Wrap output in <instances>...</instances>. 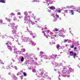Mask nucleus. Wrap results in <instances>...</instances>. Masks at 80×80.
Segmentation results:
<instances>
[{
    "mask_svg": "<svg viewBox=\"0 0 80 80\" xmlns=\"http://www.w3.org/2000/svg\"><path fill=\"white\" fill-rule=\"evenodd\" d=\"M9 25H9L8 26H9V27H11L12 28L14 29L12 31V34L15 35H16V32H17V30H16L17 29V26H15V24L12 23H10Z\"/></svg>",
    "mask_w": 80,
    "mask_h": 80,
    "instance_id": "nucleus-1",
    "label": "nucleus"
},
{
    "mask_svg": "<svg viewBox=\"0 0 80 80\" xmlns=\"http://www.w3.org/2000/svg\"><path fill=\"white\" fill-rule=\"evenodd\" d=\"M25 22H24V23H26V24H30L31 21H30V18L29 17H25Z\"/></svg>",
    "mask_w": 80,
    "mask_h": 80,
    "instance_id": "nucleus-2",
    "label": "nucleus"
},
{
    "mask_svg": "<svg viewBox=\"0 0 80 80\" xmlns=\"http://www.w3.org/2000/svg\"><path fill=\"white\" fill-rule=\"evenodd\" d=\"M69 54L71 56H73L74 58H75V56L77 55V53H75V52L73 53V51H71L69 52Z\"/></svg>",
    "mask_w": 80,
    "mask_h": 80,
    "instance_id": "nucleus-3",
    "label": "nucleus"
},
{
    "mask_svg": "<svg viewBox=\"0 0 80 80\" xmlns=\"http://www.w3.org/2000/svg\"><path fill=\"white\" fill-rule=\"evenodd\" d=\"M22 39L24 40L25 42H28V41H30V39L28 38L23 37L22 38Z\"/></svg>",
    "mask_w": 80,
    "mask_h": 80,
    "instance_id": "nucleus-4",
    "label": "nucleus"
},
{
    "mask_svg": "<svg viewBox=\"0 0 80 80\" xmlns=\"http://www.w3.org/2000/svg\"><path fill=\"white\" fill-rule=\"evenodd\" d=\"M66 72L64 70H62L61 75H62V76H65V75H66Z\"/></svg>",
    "mask_w": 80,
    "mask_h": 80,
    "instance_id": "nucleus-5",
    "label": "nucleus"
},
{
    "mask_svg": "<svg viewBox=\"0 0 80 80\" xmlns=\"http://www.w3.org/2000/svg\"><path fill=\"white\" fill-rule=\"evenodd\" d=\"M64 32L63 31H61V32L60 33H59V35L60 37H62L63 35V34Z\"/></svg>",
    "mask_w": 80,
    "mask_h": 80,
    "instance_id": "nucleus-6",
    "label": "nucleus"
},
{
    "mask_svg": "<svg viewBox=\"0 0 80 80\" xmlns=\"http://www.w3.org/2000/svg\"><path fill=\"white\" fill-rule=\"evenodd\" d=\"M49 8H50L51 10H53L55 9V8L53 6H51Z\"/></svg>",
    "mask_w": 80,
    "mask_h": 80,
    "instance_id": "nucleus-7",
    "label": "nucleus"
},
{
    "mask_svg": "<svg viewBox=\"0 0 80 80\" xmlns=\"http://www.w3.org/2000/svg\"><path fill=\"white\" fill-rule=\"evenodd\" d=\"M8 49H9V50H10V51H12V48L11 47V46H8Z\"/></svg>",
    "mask_w": 80,
    "mask_h": 80,
    "instance_id": "nucleus-8",
    "label": "nucleus"
},
{
    "mask_svg": "<svg viewBox=\"0 0 80 80\" xmlns=\"http://www.w3.org/2000/svg\"><path fill=\"white\" fill-rule=\"evenodd\" d=\"M32 38H35L36 37H37V36L36 35V34L34 33L32 34Z\"/></svg>",
    "mask_w": 80,
    "mask_h": 80,
    "instance_id": "nucleus-9",
    "label": "nucleus"
},
{
    "mask_svg": "<svg viewBox=\"0 0 80 80\" xmlns=\"http://www.w3.org/2000/svg\"><path fill=\"white\" fill-rule=\"evenodd\" d=\"M6 45H11V42L10 41H8L6 43Z\"/></svg>",
    "mask_w": 80,
    "mask_h": 80,
    "instance_id": "nucleus-10",
    "label": "nucleus"
},
{
    "mask_svg": "<svg viewBox=\"0 0 80 80\" xmlns=\"http://www.w3.org/2000/svg\"><path fill=\"white\" fill-rule=\"evenodd\" d=\"M0 2H1V3H5V0H1L0 1Z\"/></svg>",
    "mask_w": 80,
    "mask_h": 80,
    "instance_id": "nucleus-11",
    "label": "nucleus"
},
{
    "mask_svg": "<svg viewBox=\"0 0 80 80\" xmlns=\"http://www.w3.org/2000/svg\"><path fill=\"white\" fill-rule=\"evenodd\" d=\"M70 12L72 13V15H73V13H74V12H73V11L71 10H69Z\"/></svg>",
    "mask_w": 80,
    "mask_h": 80,
    "instance_id": "nucleus-12",
    "label": "nucleus"
},
{
    "mask_svg": "<svg viewBox=\"0 0 80 80\" xmlns=\"http://www.w3.org/2000/svg\"><path fill=\"white\" fill-rule=\"evenodd\" d=\"M11 17H12L13 16H15V14H14V13H12L10 14Z\"/></svg>",
    "mask_w": 80,
    "mask_h": 80,
    "instance_id": "nucleus-13",
    "label": "nucleus"
},
{
    "mask_svg": "<svg viewBox=\"0 0 80 80\" xmlns=\"http://www.w3.org/2000/svg\"><path fill=\"white\" fill-rule=\"evenodd\" d=\"M42 33H43L44 36H45V37H47V36L46 35V34H45V31H42Z\"/></svg>",
    "mask_w": 80,
    "mask_h": 80,
    "instance_id": "nucleus-14",
    "label": "nucleus"
},
{
    "mask_svg": "<svg viewBox=\"0 0 80 80\" xmlns=\"http://www.w3.org/2000/svg\"><path fill=\"white\" fill-rule=\"evenodd\" d=\"M68 41V39L64 40V43H66L67 42V41Z\"/></svg>",
    "mask_w": 80,
    "mask_h": 80,
    "instance_id": "nucleus-15",
    "label": "nucleus"
},
{
    "mask_svg": "<svg viewBox=\"0 0 80 80\" xmlns=\"http://www.w3.org/2000/svg\"><path fill=\"white\" fill-rule=\"evenodd\" d=\"M74 46L75 45L74 44H72L70 46V48H73V47H74Z\"/></svg>",
    "mask_w": 80,
    "mask_h": 80,
    "instance_id": "nucleus-16",
    "label": "nucleus"
},
{
    "mask_svg": "<svg viewBox=\"0 0 80 80\" xmlns=\"http://www.w3.org/2000/svg\"><path fill=\"white\" fill-rule=\"evenodd\" d=\"M31 22V23L32 24V25H37V23H35V22H32V21H31L30 22Z\"/></svg>",
    "mask_w": 80,
    "mask_h": 80,
    "instance_id": "nucleus-17",
    "label": "nucleus"
},
{
    "mask_svg": "<svg viewBox=\"0 0 80 80\" xmlns=\"http://www.w3.org/2000/svg\"><path fill=\"white\" fill-rule=\"evenodd\" d=\"M58 29L57 28H55L54 30V32H58Z\"/></svg>",
    "mask_w": 80,
    "mask_h": 80,
    "instance_id": "nucleus-18",
    "label": "nucleus"
},
{
    "mask_svg": "<svg viewBox=\"0 0 80 80\" xmlns=\"http://www.w3.org/2000/svg\"><path fill=\"white\" fill-rule=\"evenodd\" d=\"M57 48L58 50L59 49V48H60V45L57 44Z\"/></svg>",
    "mask_w": 80,
    "mask_h": 80,
    "instance_id": "nucleus-19",
    "label": "nucleus"
},
{
    "mask_svg": "<svg viewBox=\"0 0 80 80\" xmlns=\"http://www.w3.org/2000/svg\"><path fill=\"white\" fill-rule=\"evenodd\" d=\"M23 60H24V58H23V57H22L21 59V62H23Z\"/></svg>",
    "mask_w": 80,
    "mask_h": 80,
    "instance_id": "nucleus-20",
    "label": "nucleus"
},
{
    "mask_svg": "<svg viewBox=\"0 0 80 80\" xmlns=\"http://www.w3.org/2000/svg\"><path fill=\"white\" fill-rule=\"evenodd\" d=\"M23 74L24 77H26V76H27V73L25 72H23Z\"/></svg>",
    "mask_w": 80,
    "mask_h": 80,
    "instance_id": "nucleus-21",
    "label": "nucleus"
},
{
    "mask_svg": "<svg viewBox=\"0 0 80 80\" xmlns=\"http://www.w3.org/2000/svg\"><path fill=\"white\" fill-rule=\"evenodd\" d=\"M69 68V70H70V71H73V69H72L71 67Z\"/></svg>",
    "mask_w": 80,
    "mask_h": 80,
    "instance_id": "nucleus-22",
    "label": "nucleus"
},
{
    "mask_svg": "<svg viewBox=\"0 0 80 80\" xmlns=\"http://www.w3.org/2000/svg\"><path fill=\"white\" fill-rule=\"evenodd\" d=\"M17 15H21V13L20 12H18L17 13Z\"/></svg>",
    "mask_w": 80,
    "mask_h": 80,
    "instance_id": "nucleus-23",
    "label": "nucleus"
},
{
    "mask_svg": "<svg viewBox=\"0 0 80 80\" xmlns=\"http://www.w3.org/2000/svg\"><path fill=\"white\" fill-rule=\"evenodd\" d=\"M53 44H54V42H50V45H53Z\"/></svg>",
    "mask_w": 80,
    "mask_h": 80,
    "instance_id": "nucleus-24",
    "label": "nucleus"
},
{
    "mask_svg": "<svg viewBox=\"0 0 80 80\" xmlns=\"http://www.w3.org/2000/svg\"><path fill=\"white\" fill-rule=\"evenodd\" d=\"M73 11H74L75 12H78V10L76 9H74V10H73Z\"/></svg>",
    "mask_w": 80,
    "mask_h": 80,
    "instance_id": "nucleus-25",
    "label": "nucleus"
},
{
    "mask_svg": "<svg viewBox=\"0 0 80 80\" xmlns=\"http://www.w3.org/2000/svg\"><path fill=\"white\" fill-rule=\"evenodd\" d=\"M43 52L41 51L40 52V54H41V55H43Z\"/></svg>",
    "mask_w": 80,
    "mask_h": 80,
    "instance_id": "nucleus-26",
    "label": "nucleus"
},
{
    "mask_svg": "<svg viewBox=\"0 0 80 80\" xmlns=\"http://www.w3.org/2000/svg\"><path fill=\"white\" fill-rule=\"evenodd\" d=\"M55 17H57L58 18V17H59V16H58L57 14H56L55 15Z\"/></svg>",
    "mask_w": 80,
    "mask_h": 80,
    "instance_id": "nucleus-27",
    "label": "nucleus"
},
{
    "mask_svg": "<svg viewBox=\"0 0 80 80\" xmlns=\"http://www.w3.org/2000/svg\"><path fill=\"white\" fill-rule=\"evenodd\" d=\"M8 21L9 22H11V20H10V19H8Z\"/></svg>",
    "mask_w": 80,
    "mask_h": 80,
    "instance_id": "nucleus-28",
    "label": "nucleus"
},
{
    "mask_svg": "<svg viewBox=\"0 0 80 80\" xmlns=\"http://www.w3.org/2000/svg\"><path fill=\"white\" fill-rule=\"evenodd\" d=\"M0 22L1 23H2L3 22V20L1 19L0 20Z\"/></svg>",
    "mask_w": 80,
    "mask_h": 80,
    "instance_id": "nucleus-29",
    "label": "nucleus"
},
{
    "mask_svg": "<svg viewBox=\"0 0 80 80\" xmlns=\"http://www.w3.org/2000/svg\"><path fill=\"white\" fill-rule=\"evenodd\" d=\"M35 69H34L32 70V72H33L34 73H35Z\"/></svg>",
    "mask_w": 80,
    "mask_h": 80,
    "instance_id": "nucleus-30",
    "label": "nucleus"
},
{
    "mask_svg": "<svg viewBox=\"0 0 80 80\" xmlns=\"http://www.w3.org/2000/svg\"><path fill=\"white\" fill-rule=\"evenodd\" d=\"M24 14L26 15H27V12H24Z\"/></svg>",
    "mask_w": 80,
    "mask_h": 80,
    "instance_id": "nucleus-31",
    "label": "nucleus"
},
{
    "mask_svg": "<svg viewBox=\"0 0 80 80\" xmlns=\"http://www.w3.org/2000/svg\"><path fill=\"white\" fill-rule=\"evenodd\" d=\"M58 13H60V10L59 9L58 11Z\"/></svg>",
    "mask_w": 80,
    "mask_h": 80,
    "instance_id": "nucleus-32",
    "label": "nucleus"
},
{
    "mask_svg": "<svg viewBox=\"0 0 80 80\" xmlns=\"http://www.w3.org/2000/svg\"><path fill=\"white\" fill-rule=\"evenodd\" d=\"M52 16H53V17L54 18H55V14H52Z\"/></svg>",
    "mask_w": 80,
    "mask_h": 80,
    "instance_id": "nucleus-33",
    "label": "nucleus"
},
{
    "mask_svg": "<svg viewBox=\"0 0 80 80\" xmlns=\"http://www.w3.org/2000/svg\"><path fill=\"white\" fill-rule=\"evenodd\" d=\"M77 47H75L74 48V50H76V49H77Z\"/></svg>",
    "mask_w": 80,
    "mask_h": 80,
    "instance_id": "nucleus-34",
    "label": "nucleus"
},
{
    "mask_svg": "<svg viewBox=\"0 0 80 80\" xmlns=\"http://www.w3.org/2000/svg\"><path fill=\"white\" fill-rule=\"evenodd\" d=\"M56 66H58V64L56 63Z\"/></svg>",
    "mask_w": 80,
    "mask_h": 80,
    "instance_id": "nucleus-35",
    "label": "nucleus"
},
{
    "mask_svg": "<svg viewBox=\"0 0 80 80\" xmlns=\"http://www.w3.org/2000/svg\"><path fill=\"white\" fill-rule=\"evenodd\" d=\"M22 18V17H19V18Z\"/></svg>",
    "mask_w": 80,
    "mask_h": 80,
    "instance_id": "nucleus-36",
    "label": "nucleus"
},
{
    "mask_svg": "<svg viewBox=\"0 0 80 80\" xmlns=\"http://www.w3.org/2000/svg\"><path fill=\"white\" fill-rule=\"evenodd\" d=\"M48 12H51L50 11L49 9L48 10Z\"/></svg>",
    "mask_w": 80,
    "mask_h": 80,
    "instance_id": "nucleus-37",
    "label": "nucleus"
},
{
    "mask_svg": "<svg viewBox=\"0 0 80 80\" xmlns=\"http://www.w3.org/2000/svg\"><path fill=\"white\" fill-rule=\"evenodd\" d=\"M8 74H9V75H11V73L10 72H9V73H8Z\"/></svg>",
    "mask_w": 80,
    "mask_h": 80,
    "instance_id": "nucleus-38",
    "label": "nucleus"
},
{
    "mask_svg": "<svg viewBox=\"0 0 80 80\" xmlns=\"http://www.w3.org/2000/svg\"><path fill=\"white\" fill-rule=\"evenodd\" d=\"M20 74H19V73H17V75L18 76V75H19Z\"/></svg>",
    "mask_w": 80,
    "mask_h": 80,
    "instance_id": "nucleus-39",
    "label": "nucleus"
},
{
    "mask_svg": "<svg viewBox=\"0 0 80 80\" xmlns=\"http://www.w3.org/2000/svg\"><path fill=\"white\" fill-rule=\"evenodd\" d=\"M46 58V59H48V58H47V57H45V58Z\"/></svg>",
    "mask_w": 80,
    "mask_h": 80,
    "instance_id": "nucleus-40",
    "label": "nucleus"
},
{
    "mask_svg": "<svg viewBox=\"0 0 80 80\" xmlns=\"http://www.w3.org/2000/svg\"><path fill=\"white\" fill-rule=\"evenodd\" d=\"M50 5V4L49 3H48V5Z\"/></svg>",
    "mask_w": 80,
    "mask_h": 80,
    "instance_id": "nucleus-41",
    "label": "nucleus"
},
{
    "mask_svg": "<svg viewBox=\"0 0 80 80\" xmlns=\"http://www.w3.org/2000/svg\"><path fill=\"white\" fill-rule=\"evenodd\" d=\"M35 23H37V21H35Z\"/></svg>",
    "mask_w": 80,
    "mask_h": 80,
    "instance_id": "nucleus-42",
    "label": "nucleus"
},
{
    "mask_svg": "<svg viewBox=\"0 0 80 80\" xmlns=\"http://www.w3.org/2000/svg\"><path fill=\"white\" fill-rule=\"evenodd\" d=\"M78 12H79V13H80V11H78Z\"/></svg>",
    "mask_w": 80,
    "mask_h": 80,
    "instance_id": "nucleus-43",
    "label": "nucleus"
},
{
    "mask_svg": "<svg viewBox=\"0 0 80 80\" xmlns=\"http://www.w3.org/2000/svg\"><path fill=\"white\" fill-rule=\"evenodd\" d=\"M55 72H57V71L56 70H55Z\"/></svg>",
    "mask_w": 80,
    "mask_h": 80,
    "instance_id": "nucleus-44",
    "label": "nucleus"
},
{
    "mask_svg": "<svg viewBox=\"0 0 80 80\" xmlns=\"http://www.w3.org/2000/svg\"><path fill=\"white\" fill-rule=\"evenodd\" d=\"M68 8H70V7H68Z\"/></svg>",
    "mask_w": 80,
    "mask_h": 80,
    "instance_id": "nucleus-45",
    "label": "nucleus"
},
{
    "mask_svg": "<svg viewBox=\"0 0 80 80\" xmlns=\"http://www.w3.org/2000/svg\"><path fill=\"white\" fill-rule=\"evenodd\" d=\"M51 0H49V1H51Z\"/></svg>",
    "mask_w": 80,
    "mask_h": 80,
    "instance_id": "nucleus-46",
    "label": "nucleus"
},
{
    "mask_svg": "<svg viewBox=\"0 0 80 80\" xmlns=\"http://www.w3.org/2000/svg\"><path fill=\"white\" fill-rule=\"evenodd\" d=\"M4 24H6V23H5Z\"/></svg>",
    "mask_w": 80,
    "mask_h": 80,
    "instance_id": "nucleus-47",
    "label": "nucleus"
},
{
    "mask_svg": "<svg viewBox=\"0 0 80 80\" xmlns=\"http://www.w3.org/2000/svg\"><path fill=\"white\" fill-rule=\"evenodd\" d=\"M58 72V71H57V72Z\"/></svg>",
    "mask_w": 80,
    "mask_h": 80,
    "instance_id": "nucleus-48",
    "label": "nucleus"
},
{
    "mask_svg": "<svg viewBox=\"0 0 80 80\" xmlns=\"http://www.w3.org/2000/svg\"><path fill=\"white\" fill-rule=\"evenodd\" d=\"M72 7H73V6H72Z\"/></svg>",
    "mask_w": 80,
    "mask_h": 80,
    "instance_id": "nucleus-49",
    "label": "nucleus"
}]
</instances>
